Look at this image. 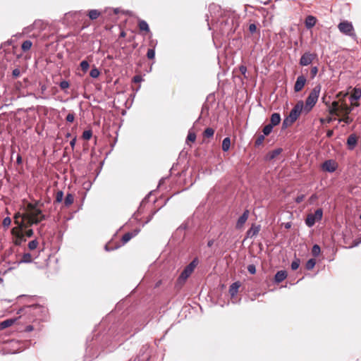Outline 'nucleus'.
<instances>
[{
  "label": "nucleus",
  "instance_id": "nucleus-49",
  "mask_svg": "<svg viewBox=\"0 0 361 361\" xmlns=\"http://www.w3.org/2000/svg\"><path fill=\"white\" fill-rule=\"evenodd\" d=\"M195 139H196L195 133L189 132L188 137H187V140H190L191 142H194V141H195Z\"/></svg>",
  "mask_w": 361,
  "mask_h": 361
},
{
  "label": "nucleus",
  "instance_id": "nucleus-55",
  "mask_svg": "<svg viewBox=\"0 0 361 361\" xmlns=\"http://www.w3.org/2000/svg\"><path fill=\"white\" fill-rule=\"evenodd\" d=\"M80 68H89V63L87 61L84 60L80 62Z\"/></svg>",
  "mask_w": 361,
  "mask_h": 361
},
{
  "label": "nucleus",
  "instance_id": "nucleus-43",
  "mask_svg": "<svg viewBox=\"0 0 361 361\" xmlns=\"http://www.w3.org/2000/svg\"><path fill=\"white\" fill-rule=\"evenodd\" d=\"M44 219H46V216L44 214H42L41 216H39V217L34 216V218H33V223L37 224H39V222H41L42 220H44Z\"/></svg>",
  "mask_w": 361,
  "mask_h": 361
},
{
  "label": "nucleus",
  "instance_id": "nucleus-17",
  "mask_svg": "<svg viewBox=\"0 0 361 361\" xmlns=\"http://www.w3.org/2000/svg\"><path fill=\"white\" fill-rule=\"evenodd\" d=\"M357 144V137L352 134L349 135V137L347 139V145L348 146V149L352 150L355 148Z\"/></svg>",
  "mask_w": 361,
  "mask_h": 361
},
{
  "label": "nucleus",
  "instance_id": "nucleus-10",
  "mask_svg": "<svg viewBox=\"0 0 361 361\" xmlns=\"http://www.w3.org/2000/svg\"><path fill=\"white\" fill-rule=\"evenodd\" d=\"M34 29H38L39 30L42 29V20H35L32 25L25 27L23 32L27 34V33L30 32L32 30H33Z\"/></svg>",
  "mask_w": 361,
  "mask_h": 361
},
{
  "label": "nucleus",
  "instance_id": "nucleus-26",
  "mask_svg": "<svg viewBox=\"0 0 361 361\" xmlns=\"http://www.w3.org/2000/svg\"><path fill=\"white\" fill-rule=\"evenodd\" d=\"M101 13L96 9L90 10L88 13V16L91 20H95L97 19Z\"/></svg>",
  "mask_w": 361,
  "mask_h": 361
},
{
  "label": "nucleus",
  "instance_id": "nucleus-2",
  "mask_svg": "<svg viewBox=\"0 0 361 361\" xmlns=\"http://www.w3.org/2000/svg\"><path fill=\"white\" fill-rule=\"evenodd\" d=\"M323 211L322 209H317L314 213L309 214L305 219V224L309 227H312L317 221L322 219Z\"/></svg>",
  "mask_w": 361,
  "mask_h": 361
},
{
  "label": "nucleus",
  "instance_id": "nucleus-56",
  "mask_svg": "<svg viewBox=\"0 0 361 361\" xmlns=\"http://www.w3.org/2000/svg\"><path fill=\"white\" fill-rule=\"evenodd\" d=\"M25 235L27 237V238H30L33 235V231L32 229H28L27 231H25Z\"/></svg>",
  "mask_w": 361,
  "mask_h": 361
},
{
  "label": "nucleus",
  "instance_id": "nucleus-33",
  "mask_svg": "<svg viewBox=\"0 0 361 361\" xmlns=\"http://www.w3.org/2000/svg\"><path fill=\"white\" fill-rule=\"evenodd\" d=\"M273 128L274 126H272L270 124H268L267 126H265L262 130V132H263V135L265 136V135H269L272 130H273Z\"/></svg>",
  "mask_w": 361,
  "mask_h": 361
},
{
  "label": "nucleus",
  "instance_id": "nucleus-15",
  "mask_svg": "<svg viewBox=\"0 0 361 361\" xmlns=\"http://www.w3.org/2000/svg\"><path fill=\"white\" fill-rule=\"evenodd\" d=\"M287 277V272L284 270H281L276 272L274 276L276 283H279L284 281Z\"/></svg>",
  "mask_w": 361,
  "mask_h": 361
},
{
  "label": "nucleus",
  "instance_id": "nucleus-54",
  "mask_svg": "<svg viewBox=\"0 0 361 361\" xmlns=\"http://www.w3.org/2000/svg\"><path fill=\"white\" fill-rule=\"evenodd\" d=\"M352 110L353 109L350 106H346L343 108V112L345 115H348L352 111Z\"/></svg>",
  "mask_w": 361,
  "mask_h": 361
},
{
  "label": "nucleus",
  "instance_id": "nucleus-37",
  "mask_svg": "<svg viewBox=\"0 0 361 361\" xmlns=\"http://www.w3.org/2000/svg\"><path fill=\"white\" fill-rule=\"evenodd\" d=\"M38 245V242L37 240H31L29 243H28V247L30 250H35V248H37Z\"/></svg>",
  "mask_w": 361,
  "mask_h": 361
},
{
  "label": "nucleus",
  "instance_id": "nucleus-1",
  "mask_svg": "<svg viewBox=\"0 0 361 361\" xmlns=\"http://www.w3.org/2000/svg\"><path fill=\"white\" fill-rule=\"evenodd\" d=\"M319 90L320 88L319 87H315L307 97L305 104H303V109L306 113L310 112L317 103Z\"/></svg>",
  "mask_w": 361,
  "mask_h": 361
},
{
  "label": "nucleus",
  "instance_id": "nucleus-31",
  "mask_svg": "<svg viewBox=\"0 0 361 361\" xmlns=\"http://www.w3.org/2000/svg\"><path fill=\"white\" fill-rule=\"evenodd\" d=\"M214 134V130L212 128H207L204 130L203 135L205 137H212Z\"/></svg>",
  "mask_w": 361,
  "mask_h": 361
},
{
  "label": "nucleus",
  "instance_id": "nucleus-28",
  "mask_svg": "<svg viewBox=\"0 0 361 361\" xmlns=\"http://www.w3.org/2000/svg\"><path fill=\"white\" fill-rule=\"evenodd\" d=\"M32 43L30 40H25L22 44L21 48L24 51H27L30 49Z\"/></svg>",
  "mask_w": 361,
  "mask_h": 361
},
{
  "label": "nucleus",
  "instance_id": "nucleus-39",
  "mask_svg": "<svg viewBox=\"0 0 361 361\" xmlns=\"http://www.w3.org/2000/svg\"><path fill=\"white\" fill-rule=\"evenodd\" d=\"M343 121L346 124H350L353 121V118L348 116V115H345V116L343 118H341L338 120V122L341 123Z\"/></svg>",
  "mask_w": 361,
  "mask_h": 361
},
{
  "label": "nucleus",
  "instance_id": "nucleus-23",
  "mask_svg": "<svg viewBox=\"0 0 361 361\" xmlns=\"http://www.w3.org/2000/svg\"><path fill=\"white\" fill-rule=\"evenodd\" d=\"M15 322H16V319H13L4 320L0 323V329H4L7 327H9L11 325H13Z\"/></svg>",
  "mask_w": 361,
  "mask_h": 361
},
{
  "label": "nucleus",
  "instance_id": "nucleus-42",
  "mask_svg": "<svg viewBox=\"0 0 361 361\" xmlns=\"http://www.w3.org/2000/svg\"><path fill=\"white\" fill-rule=\"evenodd\" d=\"M100 74L99 69H91L90 75L92 78H96Z\"/></svg>",
  "mask_w": 361,
  "mask_h": 361
},
{
  "label": "nucleus",
  "instance_id": "nucleus-32",
  "mask_svg": "<svg viewBox=\"0 0 361 361\" xmlns=\"http://www.w3.org/2000/svg\"><path fill=\"white\" fill-rule=\"evenodd\" d=\"M39 87H40V92H41L42 95L39 96L38 98H41V99H46V98H47L45 96H43L45 94V92H46L47 89V85L45 84H42V82H39Z\"/></svg>",
  "mask_w": 361,
  "mask_h": 361
},
{
  "label": "nucleus",
  "instance_id": "nucleus-45",
  "mask_svg": "<svg viewBox=\"0 0 361 361\" xmlns=\"http://www.w3.org/2000/svg\"><path fill=\"white\" fill-rule=\"evenodd\" d=\"M11 219L8 216L4 218L2 221V224L4 227H8L11 225Z\"/></svg>",
  "mask_w": 361,
  "mask_h": 361
},
{
  "label": "nucleus",
  "instance_id": "nucleus-38",
  "mask_svg": "<svg viewBox=\"0 0 361 361\" xmlns=\"http://www.w3.org/2000/svg\"><path fill=\"white\" fill-rule=\"evenodd\" d=\"M300 261L299 259L296 258L291 263V269L293 270H296L300 266Z\"/></svg>",
  "mask_w": 361,
  "mask_h": 361
},
{
  "label": "nucleus",
  "instance_id": "nucleus-8",
  "mask_svg": "<svg viewBox=\"0 0 361 361\" xmlns=\"http://www.w3.org/2000/svg\"><path fill=\"white\" fill-rule=\"evenodd\" d=\"M336 164L334 160L329 159L325 161L322 164V169L324 171L333 173L336 170Z\"/></svg>",
  "mask_w": 361,
  "mask_h": 361
},
{
  "label": "nucleus",
  "instance_id": "nucleus-21",
  "mask_svg": "<svg viewBox=\"0 0 361 361\" xmlns=\"http://www.w3.org/2000/svg\"><path fill=\"white\" fill-rule=\"evenodd\" d=\"M361 97V90L360 88H355L352 94L350 95V99L351 102L357 101Z\"/></svg>",
  "mask_w": 361,
  "mask_h": 361
},
{
  "label": "nucleus",
  "instance_id": "nucleus-36",
  "mask_svg": "<svg viewBox=\"0 0 361 361\" xmlns=\"http://www.w3.org/2000/svg\"><path fill=\"white\" fill-rule=\"evenodd\" d=\"M63 191L61 190H59L57 192H56V202L57 203H60L62 202L63 200Z\"/></svg>",
  "mask_w": 361,
  "mask_h": 361
},
{
  "label": "nucleus",
  "instance_id": "nucleus-62",
  "mask_svg": "<svg viewBox=\"0 0 361 361\" xmlns=\"http://www.w3.org/2000/svg\"><path fill=\"white\" fill-rule=\"evenodd\" d=\"M333 134H334L333 130H328L327 133H326V135H327V137H331L333 135Z\"/></svg>",
  "mask_w": 361,
  "mask_h": 361
},
{
  "label": "nucleus",
  "instance_id": "nucleus-27",
  "mask_svg": "<svg viewBox=\"0 0 361 361\" xmlns=\"http://www.w3.org/2000/svg\"><path fill=\"white\" fill-rule=\"evenodd\" d=\"M32 261V255L30 253H24L20 260V263H30Z\"/></svg>",
  "mask_w": 361,
  "mask_h": 361
},
{
  "label": "nucleus",
  "instance_id": "nucleus-52",
  "mask_svg": "<svg viewBox=\"0 0 361 361\" xmlns=\"http://www.w3.org/2000/svg\"><path fill=\"white\" fill-rule=\"evenodd\" d=\"M257 30V26L254 23H252L249 25V31L251 32V33H254Z\"/></svg>",
  "mask_w": 361,
  "mask_h": 361
},
{
  "label": "nucleus",
  "instance_id": "nucleus-22",
  "mask_svg": "<svg viewBox=\"0 0 361 361\" xmlns=\"http://www.w3.org/2000/svg\"><path fill=\"white\" fill-rule=\"evenodd\" d=\"M138 27L140 31H145L149 32V27L147 23L144 20H139L138 21Z\"/></svg>",
  "mask_w": 361,
  "mask_h": 361
},
{
  "label": "nucleus",
  "instance_id": "nucleus-41",
  "mask_svg": "<svg viewBox=\"0 0 361 361\" xmlns=\"http://www.w3.org/2000/svg\"><path fill=\"white\" fill-rule=\"evenodd\" d=\"M92 135V133L90 130H85L82 133V137L85 140H90Z\"/></svg>",
  "mask_w": 361,
  "mask_h": 361
},
{
  "label": "nucleus",
  "instance_id": "nucleus-12",
  "mask_svg": "<svg viewBox=\"0 0 361 361\" xmlns=\"http://www.w3.org/2000/svg\"><path fill=\"white\" fill-rule=\"evenodd\" d=\"M140 232V230L139 229H135L131 232H128L126 233H125L123 237H122V243H123V245L126 244V243H128L130 239H132L133 238H134L135 236H136L138 233Z\"/></svg>",
  "mask_w": 361,
  "mask_h": 361
},
{
  "label": "nucleus",
  "instance_id": "nucleus-61",
  "mask_svg": "<svg viewBox=\"0 0 361 361\" xmlns=\"http://www.w3.org/2000/svg\"><path fill=\"white\" fill-rule=\"evenodd\" d=\"M42 214V211L40 209H36L35 211V214H34L35 216H41Z\"/></svg>",
  "mask_w": 361,
  "mask_h": 361
},
{
  "label": "nucleus",
  "instance_id": "nucleus-18",
  "mask_svg": "<svg viewBox=\"0 0 361 361\" xmlns=\"http://www.w3.org/2000/svg\"><path fill=\"white\" fill-rule=\"evenodd\" d=\"M282 152V149L281 148L275 149L274 150H272L269 152L267 156L266 159L271 161L274 159H275L278 155H279Z\"/></svg>",
  "mask_w": 361,
  "mask_h": 361
},
{
  "label": "nucleus",
  "instance_id": "nucleus-60",
  "mask_svg": "<svg viewBox=\"0 0 361 361\" xmlns=\"http://www.w3.org/2000/svg\"><path fill=\"white\" fill-rule=\"evenodd\" d=\"M33 329H34L33 326H32V325H28V326H27L25 327V331L26 332H30V331H33Z\"/></svg>",
  "mask_w": 361,
  "mask_h": 361
},
{
  "label": "nucleus",
  "instance_id": "nucleus-58",
  "mask_svg": "<svg viewBox=\"0 0 361 361\" xmlns=\"http://www.w3.org/2000/svg\"><path fill=\"white\" fill-rule=\"evenodd\" d=\"M22 162H23L22 157L20 154H18L17 155V158H16V163H17V164L20 165L22 164Z\"/></svg>",
  "mask_w": 361,
  "mask_h": 361
},
{
  "label": "nucleus",
  "instance_id": "nucleus-20",
  "mask_svg": "<svg viewBox=\"0 0 361 361\" xmlns=\"http://www.w3.org/2000/svg\"><path fill=\"white\" fill-rule=\"evenodd\" d=\"M281 122V116L279 113H274L271 116L270 118V125L272 126H276L279 125Z\"/></svg>",
  "mask_w": 361,
  "mask_h": 361
},
{
  "label": "nucleus",
  "instance_id": "nucleus-9",
  "mask_svg": "<svg viewBox=\"0 0 361 361\" xmlns=\"http://www.w3.org/2000/svg\"><path fill=\"white\" fill-rule=\"evenodd\" d=\"M306 78L304 75H300L297 78L296 82L295 83L294 90L295 92H300L303 88L305 82Z\"/></svg>",
  "mask_w": 361,
  "mask_h": 361
},
{
  "label": "nucleus",
  "instance_id": "nucleus-25",
  "mask_svg": "<svg viewBox=\"0 0 361 361\" xmlns=\"http://www.w3.org/2000/svg\"><path fill=\"white\" fill-rule=\"evenodd\" d=\"M73 202H74V196L71 193L67 194L65 197V200H64L65 206L69 207L70 205H71L73 203Z\"/></svg>",
  "mask_w": 361,
  "mask_h": 361
},
{
  "label": "nucleus",
  "instance_id": "nucleus-59",
  "mask_svg": "<svg viewBox=\"0 0 361 361\" xmlns=\"http://www.w3.org/2000/svg\"><path fill=\"white\" fill-rule=\"evenodd\" d=\"M75 142H76V137H75L74 138H73L71 142H70V145L71 146V148L72 149H74L75 147Z\"/></svg>",
  "mask_w": 361,
  "mask_h": 361
},
{
  "label": "nucleus",
  "instance_id": "nucleus-64",
  "mask_svg": "<svg viewBox=\"0 0 361 361\" xmlns=\"http://www.w3.org/2000/svg\"><path fill=\"white\" fill-rule=\"evenodd\" d=\"M318 69H312V74L313 76L316 75L317 73Z\"/></svg>",
  "mask_w": 361,
  "mask_h": 361
},
{
  "label": "nucleus",
  "instance_id": "nucleus-5",
  "mask_svg": "<svg viewBox=\"0 0 361 361\" xmlns=\"http://www.w3.org/2000/svg\"><path fill=\"white\" fill-rule=\"evenodd\" d=\"M302 111H304L303 102L300 101L298 102L290 111L289 115L288 116L289 119H292L295 122L298 119Z\"/></svg>",
  "mask_w": 361,
  "mask_h": 361
},
{
  "label": "nucleus",
  "instance_id": "nucleus-24",
  "mask_svg": "<svg viewBox=\"0 0 361 361\" xmlns=\"http://www.w3.org/2000/svg\"><path fill=\"white\" fill-rule=\"evenodd\" d=\"M231 147V140L228 137H225L222 142V150L227 152Z\"/></svg>",
  "mask_w": 361,
  "mask_h": 361
},
{
  "label": "nucleus",
  "instance_id": "nucleus-40",
  "mask_svg": "<svg viewBox=\"0 0 361 361\" xmlns=\"http://www.w3.org/2000/svg\"><path fill=\"white\" fill-rule=\"evenodd\" d=\"M264 140V135H260L258 136V137L255 140V146H259L261 145L263 142Z\"/></svg>",
  "mask_w": 361,
  "mask_h": 361
},
{
  "label": "nucleus",
  "instance_id": "nucleus-57",
  "mask_svg": "<svg viewBox=\"0 0 361 361\" xmlns=\"http://www.w3.org/2000/svg\"><path fill=\"white\" fill-rule=\"evenodd\" d=\"M20 69H13V75L14 77H18L20 74Z\"/></svg>",
  "mask_w": 361,
  "mask_h": 361
},
{
  "label": "nucleus",
  "instance_id": "nucleus-29",
  "mask_svg": "<svg viewBox=\"0 0 361 361\" xmlns=\"http://www.w3.org/2000/svg\"><path fill=\"white\" fill-rule=\"evenodd\" d=\"M56 84H59L62 90H65L69 87V82L67 80H62L61 82L54 81Z\"/></svg>",
  "mask_w": 361,
  "mask_h": 361
},
{
  "label": "nucleus",
  "instance_id": "nucleus-47",
  "mask_svg": "<svg viewBox=\"0 0 361 361\" xmlns=\"http://www.w3.org/2000/svg\"><path fill=\"white\" fill-rule=\"evenodd\" d=\"M155 56V51L152 49H149L147 53V56L149 59H152L154 58Z\"/></svg>",
  "mask_w": 361,
  "mask_h": 361
},
{
  "label": "nucleus",
  "instance_id": "nucleus-13",
  "mask_svg": "<svg viewBox=\"0 0 361 361\" xmlns=\"http://www.w3.org/2000/svg\"><path fill=\"white\" fill-rule=\"evenodd\" d=\"M260 231L259 225L252 224L251 228L247 230L246 235L247 238H252L258 234Z\"/></svg>",
  "mask_w": 361,
  "mask_h": 361
},
{
  "label": "nucleus",
  "instance_id": "nucleus-53",
  "mask_svg": "<svg viewBox=\"0 0 361 361\" xmlns=\"http://www.w3.org/2000/svg\"><path fill=\"white\" fill-rule=\"evenodd\" d=\"M305 197V195H300L295 198V201L299 204L304 200Z\"/></svg>",
  "mask_w": 361,
  "mask_h": 361
},
{
  "label": "nucleus",
  "instance_id": "nucleus-16",
  "mask_svg": "<svg viewBox=\"0 0 361 361\" xmlns=\"http://www.w3.org/2000/svg\"><path fill=\"white\" fill-rule=\"evenodd\" d=\"M240 282L235 281L229 287V293L231 297H234L238 293V289L240 287Z\"/></svg>",
  "mask_w": 361,
  "mask_h": 361
},
{
  "label": "nucleus",
  "instance_id": "nucleus-7",
  "mask_svg": "<svg viewBox=\"0 0 361 361\" xmlns=\"http://www.w3.org/2000/svg\"><path fill=\"white\" fill-rule=\"evenodd\" d=\"M314 58L315 55L314 54L306 52L301 56L300 63L302 66H308L312 63Z\"/></svg>",
  "mask_w": 361,
  "mask_h": 361
},
{
  "label": "nucleus",
  "instance_id": "nucleus-34",
  "mask_svg": "<svg viewBox=\"0 0 361 361\" xmlns=\"http://www.w3.org/2000/svg\"><path fill=\"white\" fill-rule=\"evenodd\" d=\"M321 252L320 247L318 245H314L312 248V254L314 257H317Z\"/></svg>",
  "mask_w": 361,
  "mask_h": 361
},
{
  "label": "nucleus",
  "instance_id": "nucleus-19",
  "mask_svg": "<svg viewBox=\"0 0 361 361\" xmlns=\"http://www.w3.org/2000/svg\"><path fill=\"white\" fill-rule=\"evenodd\" d=\"M316 22H317V19L315 17H314L312 16H308L305 18V26L308 29L312 28L315 25Z\"/></svg>",
  "mask_w": 361,
  "mask_h": 361
},
{
  "label": "nucleus",
  "instance_id": "nucleus-44",
  "mask_svg": "<svg viewBox=\"0 0 361 361\" xmlns=\"http://www.w3.org/2000/svg\"><path fill=\"white\" fill-rule=\"evenodd\" d=\"M143 80V78L142 75H135L133 79H132V81L135 83H140V82H142Z\"/></svg>",
  "mask_w": 361,
  "mask_h": 361
},
{
  "label": "nucleus",
  "instance_id": "nucleus-14",
  "mask_svg": "<svg viewBox=\"0 0 361 361\" xmlns=\"http://www.w3.org/2000/svg\"><path fill=\"white\" fill-rule=\"evenodd\" d=\"M42 309H43V307L39 305H33L27 306L26 307V312L35 316L37 314V313H38L39 312H41L42 310Z\"/></svg>",
  "mask_w": 361,
  "mask_h": 361
},
{
  "label": "nucleus",
  "instance_id": "nucleus-4",
  "mask_svg": "<svg viewBox=\"0 0 361 361\" xmlns=\"http://www.w3.org/2000/svg\"><path fill=\"white\" fill-rule=\"evenodd\" d=\"M198 264L197 258H195L188 265H187L182 273L180 274L178 280L179 281H185L192 273L195 268Z\"/></svg>",
  "mask_w": 361,
  "mask_h": 361
},
{
  "label": "nucleus",
  "instance_id": "nucleus-30",
  "mask_svg": "<svg viewBox=\"0 0 361 361\" xmlns=\"http://www.w3.org/2000/svg\"><path fill=\"white\" fill-rule=\"evenodd\" d=\"M316 264V261L314 259H310L305 264V268L307 270L312 269Z\"/></svg>",
  "mask_w": 361,
  "mask_h": 361
},
{
  "label": "nucleus",
  "instance_id": "nucleus-46",
  "mask_svg": "<svg viewBox=\"0 0 361 361\" xmlns=\"http://www.w3.org/2000/svg\"><path fill=\"white\" fill-rule=\"evenodd\" d=\"M120 247V245H117L114 247H112V246H110L109 244H106L105 246H104V249L106 251H112V250H116L118 249V247Z\"/></svg>",
  "mask_w": 361,
  "mask_h": 361
},
{
  "label": "nucleus",
  "instance_id": "nucleus-35",
  "mask_svg": "<svg viewBox=\"0 0 361 361\" xmlns=\"http://www.w3.org/2000/svg\"><path fill=\"white\" fill-rule=\"evenodd\" d=\"M294 121L292 119H289V117L287 116L283 121V128H286L290 126H291Z\"/></svg>",
  "mask_w": 361,
  "mask_h": 361
},
{
  "label": "nucleus",
  "instance_id": "nucleus-51",
  "mask_svg": "<svg viewBox=\"0 0 361 361\" xmlns=\"http://www.w3.org/2000/svg\"><path fill=\"white\" fill-rule=\"evenodd\" d=\"M157 213V211L153 212L147 219V220L144 222L142 226L148 224L153 218L154 215Z\"/></svg>",
  "mask_w": 361,
  "mask_h": 361
},
{
  "label": "nucleus",
  "instance_id": "nucleus-11",
  "mask_svg": "<svg viewBox=\"0 0 361 361\" xmlns=\"http://www.w3.org/2000/svg\"><path fill=\"white\" fill-rule=\"evenodd\" d=\"M249 216V211L247 209L245 210L243 214L238 218L236 223V228H241L245 224L246 221L247 220Z\"/></svg>",
  "mask_w": 361,
  "mask_h": 361
},
{
  "label": "nucleus",
  "instance_id": "nucleus-6",
  "mask_svg": "<svg viewBox=\"0 0 361 361\" xmlns=\"http://www.w3.org/2000/svg\"><path fill=\"white\" fill-rule=\"evenodd\" d=\"M235 20L234 14H231V16L225 21H221V24L224 23V27L222 28L223 33H229L230 32H234L235 27H233V23Z\"/></svg>",
  "mask_w": 361,
  "mask_h": 361
},
{
  "label": "nucleus",
  "instance_id": "nucleus-48",
  "mask_svg": "<svg viewBox=\"0 0 361 361\" xmlns=\"http://www.w3.org/2000/svg\"><path fill=\"white\" fill-rule=\"evenodd\" d=\"M247 271L250 274H254L256 273V267L254 264H249L247 266Z\"/></svg>",
  "mask_w": 361,
  "mask_h": 361
},
{
  "label": "nucleus",
  "instance_id": "nucleus-63",
  "mask_svg": "<svg viewBox=\"0 0 361 361\" xmlns=\"http://www.w3.org/2000/svg\"><path fill=\"white\" fill-rule=\"evenodd\" d=\"M213 243H214V240H209L208 243H207V246L208 247H212Z\"/></svg>",
  "mask_w": 361,
  "mask_h": 361
},
{
  "label": "nucleus",
  "instance_id": "nucleus-50",
  "mask_svg": "<svg viewBox=\"0 0 361 361\" xmlns=\"http://www.w3.org/2000/svg\"><path fill=\"white\" fill-rule=\"evenodd\" d=\"M75 116L73 114H68L66 118L67 122L72 123L74 121Z\"/></svg>",
  "mask_w": 361,
  "mask_h": 361
},
{
  "label": "nucleus",
  "instance_id": "nucleus-3",
  "mask_svg": "<svg viewBox=\"0 0 361 361\" xmlns=\"http://www.w3.org/2000/svg\"><path fill=\"white\" fill-rule=\"evenodd\" d=\"M338 28L341 33L345 35L353 37H355L356 36L354 31V27L350 22H348L347 20L341 22L338 25Z\"/></svg>",
  "mask_w": 361,
  "mask_h": 361
}]
</instances>
